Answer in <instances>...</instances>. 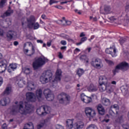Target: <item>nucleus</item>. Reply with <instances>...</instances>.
<instances>
[{"label": "nucleus", "mask_w": 129, "mask_h": 129, "mask_svg": "<svg viewBox=\"0 0 129 129\" xmlns=\"http://www.w3.org/2000/svg\"><path fill=\"white\" fill-rule=\"evenodd\" d=\"M20 104L19 105V110L20 113L21 114H23L24 115H27V114H30L31 112H32V110L31 108L32 107V105L29 104L27 102H25V109H22L24 108V102L23 101L20 102Z\"/></svg>", "instance_id": "obj_1"}, {"label": "nucleus", "mask_w": 129, "mask_h": 129, "mask_svg": "<svg viewBox=\"0 0 129 129\" xmlns=\"http://www.w3.org/2000/svg\"><path fill=\"white\" fill-rule=\"evenodd\" d=\"M106 80H107V79L104 76H100L99 77V87L101 92H103V91L107 90V88L109 87V86H106V84H104Z\"/></svg>", "instance_id": "obj_2"}, {"label": "nucleus", "mask_w": 129, "mask_h": 129, "mask_svg": "<svg viewBox=\"0 0 129 129\" xmlns=\"http://www.w3.org/2000/svg\"><path fill=\"white\" fill-rule=\"evenodd\" d=\"M52 76H53V74L49 71H46L45 74H43L40 78V81L42 83V84H46L48 83L49 81L52 80Z\"/></svg>", "instance_id": "obj_3"}, {"label": "nucleus", "mask_w": 129, "mask_h": 129, "mask_svg": "<svg viewBox=\"0 0 129 129\" xmlns=\"http://www.w3.org/2000/svg\"><path fill=\"white\" fill-rule=\"evenodd\" d=\"M46 63L45 59H43L42 57H38L35 60H34L32 63V67L34 70H38L39 68L43 66Z\"/></svg>", "instance_id": "obj_4"}, {"label": "nucleus", "mask_w": 129, "mask_h": 129, "mask_svg": "<svg viewBox=\"0 0 129 129\" xmlns=\"http://www.w3.org/2000/svg\"><path fill=\"white\" fill-rule=\"evenodd\" d=\"M91 65L96 69H101L103 67L102 60L98 57L93 58L91 61Z\"/></svg>", "instance_id": "obj_5"}, {"label": "nucleus", "mask_w": 129, "mask_h": 129, "mask_svg": "<svg viewBox=\"0 0 129 129\" xmlns=\"http://www.w3.org/2000/svg\"><path fill=\"white\" fill-rule=\"evenodd\" d=\"M50 107L47 106H41L36 110V112L39 116L45 115L50 112Z\"/></svg>", "instance_id": "obj_6"}, {"label": "nucleus", "mask_w": 129, "mask_h": 129, "mask_svg": "<svg viewBox=\"0 0 129 129\" xmlns=\"http://www.w3.org/2000/svg\"><path fill=\"white\" fill-rule=\"evenodd\" d=\"M43 94L48 101H52L54 98V94L49 89H45L43 91Z\"/></svg>", "instance_id": "obj_7"}, {"label": "nucleus", "mask_w": 129, "mask_h": 129, "mask_svg": "<svg viewBox=\"0 0 129 129\" xmlns=\"http://www.w3.org/2000/svg\"><path fill=\"white\" fill-rule=\"evenodd\" d=\"M58 98L60 97V99L59 100V103L61 104H64V102H65V99L67 100V101H70V96L67 95V94L62 92L59 94L57 96Z\"/></svg>", "instance_id": "obj_8"}, {"label": "nucleus", "mask_w": 129, "mask_h": 129, "mask_svg": "<svg viewBox=\"0 0 129 129\" xmlns=\"http://www.w3.org/2000/svg\"><path fill=\"white\" fill-rule=\"evenodd\" d=\"M106 54H110L112 57H116V48L114 45H112L109 48H106L105 50Z\"/></svg>", "instance_id": "obj_9"}, {"label": "nucleus", "mask_w": 129, "mask_h": 129, "mask_svg": "<svg viewBox=\"0 0 129 129\" xmlns=\"http://www.w3.org/2000/svg\"><path fill=\"white\" fill-rule=\"evenodd\" d=\"M85 112L86 113V115L89 118H91V117H93L95 116L96 113H95V111L92 108L90 107H86L85 108Z\"/></svg>", "instance_id": "obj_10"}, {"label": "nucleus", "mask_w": 129, "mask_h": 129, "mask_svg": "<svg viewBox=\"0 0 129 129\" xmlns=\"http://www.w3.org/2000/svg\"><path fill=\"white\" fill-rule=\"evenodd\" d=\"M9 63L6 59H3L0 61V73H4L8 67Z\"/></svg>", "instance_id": "obj_11"}, {"label": "nucleus", "mask_w": 129, "mask_h": 129, "mask_svg": "<svg viewBox=\"0 0 129 129\" xmlns=\"http://www.w3.org/2000/svg\"><path fill=\"white\" fill-rule=\"evenodd\" d=\"M26 99L30 102H35L36 99L35 93L33 92H28L26 94Z\"/></svg>", "instance_id": "obj_12"}, {"label": "nucleus", "mask_w": 129, "mask_h": 129, "mask_svg": "<svg viewBox=\"0 0 129 129\" xmlns=\"http://www.w3.org/2000/svg\"><path fill=\"white\" fill-rule=\"evenodd\" d=\"M81 99L83 101V102H85V103H90L92 101L91 97H88L84 95V94H82L81 95Z\"/></svg>", "instance_id": "obj_13"}, {"label": "nucleus", "mask_w": 129, "mask_h": 129, "mask_svg": "<svg viewBox=\"0 0 129 129\" xmlns=\"http://www.w3.org/2000/svg\"><path fill=\"white\" fill-rule=\"evenodd\" d=\"M12 14H14V10H12L11 7L9 6L8 10L1 15V17L5 19L7 17H10Z\"/></svg>", "instance_id": "obj_14"}, {"label": "nucleus", "mask_w": 129, "mask_h": 129, "mask_svg": "<svg viewBox=\"0 0 129 129\" xmlns=\"http://www.w3.org/2000/svg\"><path fill=\"white\" fill-rule=\"evenodd\" d=\"M61 76H62V71L60 69H57L55 73L54 81H61Z\"/></svg>", "instance_id": "obj_15"}, {"label": "nucleus", "mask_w": 129, "mask_h": 129, "mask_svg": "<svg viewBox=\"0 0 129 129\" xmlns=\"http://www.w3.org/2000/svg\"><path fill=\"white\" fill-rule=\"evenodd\" d=\"M97 109L99 114H101V115H103L104 113H105L104 107H103V106L101 104H99L97 106Z\"/></svg>", "instance_id": "obj_16"}, {"label": "nucleus", "mask_w": 129, "mask_h": 129, "mask_svg": "<svg viewBox=\"0 0 129 129\" xmlns=\"http://www.w3.org/2000/svg\"><path fill=\"white\" fill-rule=\"evenodd\" d=\"M17 68V64L14 63H10L7 70L8 72H9V73H12V72L16 70Z\"/></svg>", "instance_id": "obj_17"}, {"label": "nucleus", "mask_w": 129, "mask_h": 129, "mask_svg": "<svg viewBox=\"0 0 129 129\" xmlns=\"http://www.w3.org/2000/svg\"><path fill=\"white\" fill-rule=\"evenodd\" d=\"M27 27L29 29H32L33 27L34 30H38L40 28V25L38 22L28 24Z\"/></svg>", "instance_id": "obj_18"}, {"label": "nucleus", "mask_w": 129, "mask_h": 129, "mask_svg": "<svg viewBox=\"0 0 129 129\" xmlns=\"http://www.w3.org/2000/svg\"><path fill=\"white\" fill-rule=\"evenodd\" d=\"M35 97L40 100L41 98H42V96L43 95V91L41 89H37L35 92Z\"/></svg>", "instance_id": "obj_19"}, {"label": "nucleus", "mask_w": 129, "mask_h": 129, "mask_svg": "<svg viewBox=\"0 0 129 129\" xmlns=\"http://www.w3.org/2000/svg\"><path fill=\"white\" fill-rule=\"evenodd\" d=\"M49 121V119H45L43 120H42L41 122H40V124L37 125V129H40L44 126V125H46L47 124V123Z\"/></svg>", "instance_id": "obj_20"}, {"label": "nucleus", "mask_w": 129, "mask_h": 129, "mask_svg": "<svg viewBox=\"0 0 129 129\" xmlns=\"http://www.w3.org/2000/svg\"><path fill=\"white\" fill-rule=\"evenodd\" d=\"M87 89L90 92H95V91H97V88L93 84H91L88 86Z\"/></svg>", "instance_id": "obj_21"}, {"label": "nucleus", "mask_w": 129, "mask_h": 129, "mask_svg": "<svg viewBox=\"0 0 129 129\" xmlns=\"http://www.w3.org/2000/svg\"><path fill=\"white\" fill-rule=\"evenodd\" d=\"M18 112H19V111L17 109V106L13 105L12 108L11 109L10 114H11V115H16Z\"/></svg>", "instance_id": "obj_22"}, {"label": "nucleus", "mask_w": 129, "mask_h": 129, "mask_svg": "<svg viewBox=\"0 0 129 129\" xmlns=\"http://www.w3.org/2000/svg\"><path fill=\"white\" fill-rule=\"evenodd\" d=\"M9 98L8 97L4 98L0 100V105L2 106H7L8 104V100H9Z\"/></svg>", "instance_id": "obj_23"}, {"label": "nucleus", "mask_w": 129, "mask_h": 129, "mask_svg": "<svg viewBox=\"0 0 129 129\" xmlns=\"http://www.w3.org/2000/svg\"><path fill=\"white\" fill-rule=\"evenodd\" d=\"M120 69H123V68H128L129 64L125 61H123L118 64Z\"/></svg>", "instance_id": "obj_24"}, {"label": "nucleus", "mask_w": 129, "mask_h": 129, "mask_svg": "<svg viewBox=\"0 0 129 129\" xmlns=\"http://www.w3.org/2000/svg\"><path fill=\"white\" fill-rule=\"evenodd\" d=\"M80 60L84 63H88L89 62V58L86 55H82L80 57Z\"/></svg>", "instance_id": "obj_25"}, {"label": "nucleus", "mask_w": 129, "mask_h": 129, "mask_svg": "<svg viewBox=\"0 0 129 129\" xmlns=\"http://www.w3.org/2000/svg\"><path fill=\"white\" fill-rule=\"evenodd\" d=\"M16 83H17L19 87L22 88L24 86V85L26 84V82L24 81L23 79H20L16 81Z\"/></svg>", "instance_id": "obj_26"}, {"label": "nucleus", "mask_w": 129, "mask_h": 129, "mask_svg": "<svg viewBox=\"0 0 129 129\" xmlns=\"http://www.w3.org/2000/svg\"><path fill=\"white\" fill-rule=\"evenodd\" d=\"M75 124L76 126V128H75V129L83 128L84 126V123L82 121L77 122Z\"/></svg>", "instance_id": "obj_27"}, {"label": "nucleus", "mask_w": 129, "mask_h": 129, "mask_svg": "<svg viewBox=\"0 0 129 129\" xmlns=\"http://www.w3.org/2000/svg\"><path fill=\"white\" fill-rule=\"evenodd\" d=\"M67 126L68 128H72L73 127V120L71 119H68L67 120Z\"/></svg>", "instance_id": "obj_28"}, {"label": "nucleus", "mask_w": 129, "mask_h": 129, "mask_svg": "<svg viewBox=\"0 0 129 129\" xmlns=\"http://www.w3.org/2000/svg\"><path fill=\"white\" fill-rule=\"evenodd\" d=\"M23 129H34V125L33 123L29 122L24 125Z\"/></svg>", "instance_id": "obj_29"}, {"label": "nucleus", "mask_w": 129, "mask_h": 129, "mask_svg": "<svg viewBox=\"0 0 129 129\" xmlns=\"http://www.w3.org/2000/svg\"><path fill=\"white\" fill-rule=\"evenodd\" d=\"M28 24H32L36 22V18L34 16H31L27 20Z\"/></svg>", "instance_id": "obj_30"}, {"label": "nucleus", "mask_w": 129, "mask_h": 129, "mask_svg": "<svg viewBox=\"0 0 129 129\" xmlns=\"http://www.w3.org/2000/svg\"><path fill=\"white\" fill-rule=\"evenodd\" d=\"M111 108H113L115 109L116 111V114H118V111H119V107H118V105L115 104L114 105H112L111 106Z\"/></svg>", "instance_id": "obj_31"}, {"label": "nucleus", "mask_w": 129, "mask_h": 129, "mask_svg": "<svg viewBox=\"0 0 129 129\" xmlns=\"http://www.w3.org/2000/svg\"><path fill=\"white\" fill-rule=\"evenodd\" d=\"M14 34H15V32L13 31H9L7 33V37L8 38V39H10V40H12L13 39V37H14Z\"/></svg>", "instance_id": "obj_32"}, {"label": "nucleus", "mask_w": 129, "mask_h": 129, "mask_svg": "<svg viewBox=\"0 0 129 129\" xmlns=\"http://www.w3.org/2000/svg\"><path fill=\"white\" fill-rule=\"evenodd\" d=\"M77 74L79 77H81L84 74V70L82 69H79L77 71Z\"/></svg>", "instance_id": "obj_33"}, {"label": "nucleus", "mask_w": 129, "mask_h": 129, "mask_svg": "<svg viewBox=\"0 0 129 129\" xmlns=\"http://www.w3.org/2000/svg\"><path fill=\"white\" fill-rule=\"evenodd\" d=\"M111 8L110 6L106 5L104 6V11L106 14H110Z\"/></svg>", "instance_id": "obj_34"}, {"label": "nucleus", "mask_w": 129, "mask_h": 129, "mask_svg": "<svg viewBox=\"0 0 129 129\" xmlns=\"http://www.w3.org/2000/svg\"><path fill=\"white\" fill-rule=\"evenodd\" d=\"M119 70H120V69L119 68V67L117 64L116 66L115 69L112 70V73L114 76V75H116V73H118V72H119Z\"/></svg>", "instance_id": "obj_35"}, {"label": "nucleus", "mask_w": 129, "mask_h": 129, "mask_svg": "<svg viewBox=\"0 0 129 129\" xmlns=\"http://www.w3.org/2000/svg\"><path fill=\"white\" fill-rule=\"evenodd\" d=\"M34 83L30 84V83L28 82L27 87L28 90H29V91H32V90H33V88H32V86H34Z\"/></svg>", "instance_id": "obj_36"}, {"label": "nucleus", "mask_w": 129, "mask_h": 129, "mask_svg": "<svg viewBox=\"0 0 129 129\" xmlns=\"http://www.w3.org/2000/svg\"><path fill=\"white\" fill-rule=\"evenodd\" d=\"M12 92V88L10 87H7L4 91V94H10Z\"/></svg>", "instance_id": "obj_37"}, {"label": "nucleus", "mask_w": 129, "mask_h": 129, "mask_svg": "<svg viewBox=\"0 0 129 129\" xmlns=\"http://www.w3.org/2000/svg\"><path fill=\"white\" fill-rule=\"evenodd\" d=\"M7 0H1L0 1V9H3L5 7Z\"/></svg>", "instance_id": "obj_38"}, {"label": "nucleus", "mask_w": 129, "mask_h": 129, "mask_svg": "<svg viewBox=\"0 0 129 129\" xmlns=\"http://www.w3.org/2000/svg\"><path fill=\"white\" fill-rule=\"evenodd\" d=\"M104 105L107 106V105H109L110 104V101L108 99H105L104 100Z\"/></svg>", "instance_id": "obj_39"}, {"label": "nucleus", "mask_w": 129, "mask_h": 129, "mask_svg": "<svg viewBox=\"0 0 129 129\" xmlns=\"http://www.w3.org/2000/svg\"><path fill=\"white\" fill-rule=\"evenodd\" d=\"M119 43L120 44V45H123V43H125V42H126V39L124 38H121L119 39Z\"/></svg>", "instance_id": "obj_40"}, {"label": "nucleus", "mask_w": 129, "mask_h": 129, "mask_svg": "<svg viewBox=\"0 0 129 129\" xmlns=\"http://www.w3.org/2000/svg\"><path fill=\"white\" fill-rule=\"evenodd\" d=\"M86 129H97V128L96 127V126H95V125L91 124L89 125Z\"/></svg>", "instance_id": "obj_41"}, {"label": "nucleus", "mask_w": 129, "mask_h": 129, "mask_svg": "<svg viewBox=\"0 0 129 129\" xmlns=\"http://www.w3.org/2000/svg\"><path fill=\"white\" fill-rule=\"evenodd\" d=\"M31 51L32 53L31 54H28V56H29V57L33 56V55L35 53V47H34L33 45L32 46Z\"/></svg>", "instance_id": "obj_42"}, {"label": "nucleus", "mask_w": 129, "mask_h": 129, "mask_svg": "<svg viewBox=\"0 0 129 129\" xmlns=\"http://www.w3.org/2000/svg\"><path fill=\"white\" fill-rule=\"evenodd\" d=\"M53 4H58V1L55 0H50L49 1V5L50 6H52Z\"/></svg>", "instance_id": "obj_43"}, {"label": "nucleus", "mask_w": 129, "mask_h": 129, "mask_svg": "<svg viewBox=\"0 0 129 129\" xmlns=\"http://www.w3.org/2000/svg\"><path fill=\"white\" fill-rule=\"evenodd\" d=\"M30 69H29V68L25 69V70L24 71V73H25V74L28 75V74H30Z\"/></svg>", "instance_id": "obj_44"}, {"label": "nucleus", "mask_w": 129, "mask_h": 129, "mask_svg": "<svg viewBox=\"0 0 129 129\" xmlns=\"http://www.w3.org/2000/svg\"><path fill=\"white\" fill-rule=\"evenodd\" d=\"M106 63H107V64H108V65L109 66H111V65H114V63H113V62L111 60H106Z\"/></svg>", "instance_id": "obj_45"}, {"label": "nucleus", "mask_w": 129, "mask_h": 129, "mask_svg": "<svg viewBox=\"0 0 129 129\" xmlns=\"http://www.w3.org/2000/svg\"><path fill=\"white\" fill-rule=\"evenodd\" d=\"M80 41L82 42L83 43H84L86 41H87V37H84L81 38Z\"/></svg>", "instance_id": "obj_46"}, {"label": "nucleus", "mask_w": 129, "mask_h": 129, "mask_svg": "<svg viewBox=\"0 0 129 129\" xmlns=\"http://www.w3.org/2000/svg\"><path fill=\"white\" fill-rule=\"evenodd\" d=\"M90 20H93V22H96L97 21V18L96 17L93 18L92 16H90Z\"/></svg>", "instance_id": "obj_47"}, {"label": "nucleus", "mask_w": 129, "mask_h": 129, "mask_svg": "<svg viewBox=\"0 0 129 129\" xmlns=\"http://www.w3.org/2000/svg\"><path fill=\"white\" fill-rule=\"evenodd\" d=\"M60 44L61 45H63V46H65L67 45V42L66 40H61L60 41Z\"/></svg>", "instance_id": "obj_48"}, {"label": "nucleus", "mask_w": 129, "mask_h": 129, "mask_svg": "<svg viewBox=\"0 0 129 129\" xmlns=\"http://www.w3.org/2000/svg\"><path fill=\"white\" fill-rule=\"evenodd\" d=\"M65 22H66V24L67 26H70V25H71V24H72V22L70 21L65 20Z\"/></svg>", "instance_id": "obj_49"}, {"label": "nucleus", "mask_w": 129, "mask_h": 129, "mask_svg": "<svg viewBox=\"0 0 129 129\" xmlns=\"http://www.w3.org/2000/svg\"><path fill=\"white\" fill-rule=\"evenodd\" d=\"M58 57L59 59H62L63 58V54H62V53L61 52H59L58 53Z\"/></svg>", "instance_id": "obj_50"}, {"label": "nucleus", "mask_w": 129, "mask_h": 129, "mask_svg": "<svg viewBox=\"0 0 129 129\" xmlns=\"http://www.w3.org/2000/svg\"><path fill=\"white\" fill-rule=\"evenodd\" d=\"M3 129H8V126L6 123H4L2 125Z\"/></svg>", "instance_id": "obj_51"}, {"label": "nucleus", "mask_w": 129, "mask_h": 129, "mask_svg": "<svg viewBox=\"0 0 129 129\" xmlns=\"http://www.w3.org/2000/svg\"><path fill=\"white\" fill-rule=\"evenodd\" d=\"M56 129H64V127H63V126L62 125L57 124L56 126Z\"/></svg>", "instance_id": "obj_52"}, {"label": "nucleus", "mask_w": 129, "mask_h": 129, "mask_svg": "<svg viewBox=\"0 0 129 129\" xmlns=\"http://www.w3.org/2000/svg\"><path fill=\"white\" fill-rule=\"evenodd\" d=\"M77 52H80V49H79L78 48H76L74 50V53L75 54H76Z\"/></svg>", "instance_id": "obj_53"}, {"label": "nucleus", "mask_w": 129, "mask_h": 129, "mask_svg": "<svg viewBox=\"0 0 129 129\" xmlns=\"http://www.w3.org/2000/svg\"><path fill=\"white\" fill-rule=\"evenodd\" d=\"M71 2H72V0L69 1L61 2H60V5H64V4H67V3H71Z\"/></svg>", "instance_id": "obj_54"}, {"label": "nucleus", "mask_w": 129, "mask_h": 129, "mask_svg": "<svg viewBox=\"0 0 129 129\" xmlns=\"http://www.w3.org/2000/svg\"><path fill=\"white\" fill-rule=\"evenodd\" d=\"M118 120H119V123H120V122H121V121H122V120H123L122 116H120V117H118Z\"/></svg>", "instance_id": "obj_55"}, {"label": "nucleus", "mask_w": 129, "mask_h": 129, "mask_svg": "<svg viewBox=\"0 0 129 129\" xmlns=\"http://www.w3.org/2000/svg\"><path fill=\"white\" fill-rule=\"evenodd\" d=\"M54 8H56V9H58V10H62V9H63V7L61 6H55Z\"/></svg>", "instance_id": "obj_56"}, {"label": "nucleus", "mask_w": 129, "mask_h": 129, "mask_svg": "<svg viewBox=\"0 0 129 129\" xmlns=\"http://www.w3.org/2000/svg\"><path fill=\"white\" fill-rule=\"evenodd\" d=\"M74 12H75V13H77V14H78V15H81V11H79L77 9H75L74 10Z\"/></svg>", "instance_id": "obj_57"}, {"label": "nucleus", "mask_w": 129, "mask_h": 129, "mask_svg": "<svg viewBox=\"0 0 129 129\" xmlns=\"http://www.w3.org/2000/svg\"><path fill=\"white\" fill-rule=\"evenodd\" d=\"M80 38H82L83 37H85V33L84 32L81 33L80 35Z\"/></svg>", "instance_id": "obj_58"}, {"label": "nucleus", "mask_w": 129, "mask_h": 129, "mask_svg": "<svg viewBox=\"0 0 129 129\" xmlns=\"http://www.w3.org/2000/svg\"><path fill=\"white\" fill-rule=\"evenodd\" d=\"M3 83H4V80L3 79V78L0 77V86H2Z\"/></svg>", "instance_id": "obj_59"}, {"label": "nucleus", "mask_w": 129, "mask_h": 129, "mask_svg": "<svg viewBox=\"0 0 129 129\" xmlns=\"http://www.w3.org/2000/svg\"><path fill=\"white\" fill-rule=\"evenodd\" d=\"M0 36H4V31L2 29H0Z\"/></svg>", "instance_id": "obj_60"}, {"label": "nucleus", "mask_w": 129, "mask_h": 129, "mask_svg": "<svg viewBox=\"0 0 129 129\" xmlns=\"http://www.w3.org/2000/svg\"><path fill=\"white\" fill-rule=\"evenodd\" d=\"M37 43H40V44H43V43H44V42L42 40H37Z\"/></svg>", "instance_id": "obj_61"}, {"label": "nucleus", "mask_w": 129, "mask_h": 129, "mask_svg": "<svg viewBox=\"0 0 129 129\" xmlns=\"http://www.w3.org/2000/svg\"><path fill=\"white\" fill-rule=\"evenodd\" d=\"M14 46H18V45H19V42L14 41Z\"/></svg>", "instance_id": "obj_62"}, {"label": "nucleus", "mask_w": 129, "mask_h": 129, "mask_svg": "<svg viewBox=\"0 0 129 129\" xmlns=\"http://www.w3.org/2000/svg\"><path fill=\"white\" fill-rule=\"evenodd\" d=\"M67 48V46H62L60 47V50H66Z\"/></svg>", "instance_id": "obj_63"}, {"label": "nucleus", "mask_w": 129, "mask_h": 129, "mask_svg": "<svg viewBox=\"0 0 129 129\" xmlns=\"http://www.w3.org/2000/svg\"><path fill=\"white\" fill-rule=\"evenodd\" d=\"M106 129H115V128H113V126H107V128Z\"/></svg>", "instance_id": "obj_64"}]
</instances>
